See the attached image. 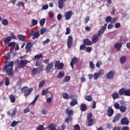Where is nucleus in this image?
Instances as JSON below:
<instances>
[{"label":"nucleus","mask_w":130,"mask_h":130,"mask_svg":"<svg viewBox=\"0 0 130 130\" xmlns=\"http://www.w3.org/2000/svg\"><path fill=\"white\" fill-rule=\"evenodd\" d=\"M13 66H14V62L11 61L8 65H6L4 68V70L9 77H14V73H13Z\"/></svg>","instance_id":"f257e3e1"},{"label":"nucleus","mask_w":130,"mask_h":130,"mask_svg":"<svg viewBox=\"0 0 130 130\" xmlns=\"http://www.w3.org/2000/svg\"><path fill=\"white\" fill-rule=\"evenodd\" d=\"M32 92H33L32 87L29 88L28 86H24L21 89V93L23 94L25 97H28Z\"/></svg>","instance_id":"f03ea898"},{"label":"nucleus","mask_w":130,"mask_h":130,"mask_svg":"<svg viewBox=\"0 0 130 130\" xmlns=\"http://www.w3.org/2000/svg\"><path fill=\"white\" fill-rule=\"evenodd\" d=\"M27 63H29V61H28V60H21V61H20V60L17 59L16 60V64H17L19 69L24 68L25 66H26V64H27Z\"/></svg>","instance_id":"7ed1b4c3"},{"label":"nucleus","mask_w":130,"mask_h":130,"mask_svg":"<svg viewBox=\"0 0 130 130\" xmlns=\"http://www.w3.org/2000/svg\"><path fill=\"white\" fill-rule=\"evenodd\" d=\"M119 94L120 96H122V95H124L125 96H130V90L127 89L126 90L125 88L122 87L119 90Z\"/></svg>","instance_id":"20e7f679"},{"label":"nucleus","mask_w":130,"mask_h":130,"mask_svg":"<svg viewBox=\"0 0 130 130\" xmlns=\"http://www.w3.org/2000/svg\"><path fill=\"white\" fill-rule=\"evenodd\" d=\"M101 34L99 32H97V34H95L92 37L91 42L93 44H95V43H97L99 40V37L101 38Z\"/></svg>","instance_id":"39448f33"},{"label":"nucleus","mask_w":130,"mask_h":130,"mask_svg":"<svg viewBox=\"0 0 130 130\" xmlns=\"http://www.w3.org/2000/svg\"><path fill=\"white\" fill-rule=\"evenodd\" d=\"M64 67L63 63L61 62L59 60H56L54 63V68H56L57 70H62Z\"/></svg>","instance_id":"423d86ee"},{"label":"nucleus","mask_w":130,"mask_h":130,"mask_svg":"<svg viewBox=\"0 0 130 130\" xmlns=\"http://www.w3.org/2000/svg\"><path fill=\"white\" fill-rule=\"evenodd\" d=\"M53 67H54L53 62H51L48 63L45 69L46 73L47 74H49V73H50V71L53 69Z\"/></svg>","instance_id":"0eeeda50"},{"label":"nucleus","mask_w":130,"mask_h":130,"mask_svg":"<svg viewBox=\"0 0 130 130\" xmlns=\"http://www.w3.org/2000/svg\"><path fill=\"white\" fill-rule=\"evenodd\" d=\"M73 36H69L67 39V46L68 48H72V46H73Z\"/></svg>","instance_id":"6e6552de"},{"label":"nucleus","mask_w":130,"mask_h":130,"mask_svg":"<svg viewBox=\"0 0 130 130\" xmlns=\"http://www.w3.org/2000/svg\"><path fill=\"white\" fill-rule=\"evenodd\" d=\"M32 43L30 42H28L25 47V52H26L27 53L28 52H30V51H31V50H32Z\"/></svg>","instance_id":"1a4fd4ad"},{"label":"nucleus","mask_w":130,"mask_h":130,"mask_svg":"<svg viewBox=\"0 0 130 130\" xmlns=\"http://www.w3.org/2000/svg\"><path fill=\"white\" fill-rule=\"evenodd\" d=\"M114 75H115V71L114 70H112L107 74L106 78L108 80H110L114 77Z\"/></svg>","instance_id":"9d476101"},{"label":"nucleus","mask_w":130,"mask_h":130,"mask_svg":"<svg viewBox=\"0 0 130 130\" xmlns=\"http://www.w3.org/2000/svg\"><path fill=\"white\" fill-rule=\"evenodd\" d=\"M17 114V107H15L13 110H12V113H11V111H8L7 112V115L9 116H11V117L13 118L15 115Z\"/></svg>","instance_id":"9b49d317"},{"label":"nucleus","mask_w":130,"mask_h":130,"mask_svg":"<svg viewBox=\"0 0 130 130\" xmlns=\"http://www.w3.org/2000/svg\"><path fill=\"white\" fill-rule=\"evenodd\" d=\"M120 122H121V124L123 125H128V124H129V121L128 119H127V118L125 117L124 118H122L121 119Z\"/></svg>","instance_id":"f8f14e48"},{"label":"nucleus","mask_w":130,"mask_h":130,"mask_svg":"<svg viewBox=\"0 0 130 130\" xmlns=\"http://www.w3.org/2000/svg\"><path fill=\"white\" fill-rule=\"evenodd\" d=\"M114 114V110H113V109L111 108V107H109L108 108V110L107 111V114L109 117H111L112 115Z\"/></svg>","instance_id":"ddd939ff"},{"label":"nucleus","mask_w":130,"mask_h":130,"mask_svg":"<svg viewBox=\"0 0 130 130\" xmlns=\"http://www.w3.org/2000/svg\"><path fill=\"white\" fill-rule=\"evenodd\" d=\"M73 15V11H70L66 12L64 14V18L66 20H70L71 18H72V16Z\"/></svg>","instance_id":"4468645a"},{"label":"nucleus","mask_w":130,"mask_h":130,"mask_svg":"<svg viewBox=\"0 0 130 130\" xmlns=\"http://www.w3.org/2000/svg\"><path fill=\"white\" fill-rule=\"evenodd\" d=\"M77 62L78 58H77L76 57H74L72 58L70 63V66L72 69H74V66H75V64H76V63H77Z\"/></svg>","instance_id":"2eb2a0df"},{"label":"nucleus","mask_w":130,"mask_h":130,"mask_svg":"<svg viewBox=\"0 0 130 130\" xmlns=\"http://www.w3.org/2000/svg\"><path fill=\"white\" fill-rule=\"evenodd\" d=\"M106 28H107V24L105 23L104 26H102L100 30L98 31V33H99L100 34H104V31L106 30Z\"/></svg>","instance_id":"dca6fc26"},{"label":"nucleus","mask_w":130,"mask_h":130,"mask_svg":"<svg viewBox=\"0 0 130 130\" xmlns=\"http://www.w3.org/2000/svg\"><path fill=\"white\" fill-rule=\"evenodd\" d=\"M83 43L84 45L87 46H90L93 44L92 41H91L89 39H85L83 41Z\"/></svg>","instance_id":"f3484780"},{"label":"nucleus","mask_w":130,"mask_h":130,"mask_svg":"<svg viewBox=\"0 0 130 130\" xmlns=\"http://www.w3.org/2000/svg\"><path fill=\"white\" fill-rule=\"evenodd\" d=\"M121 118V114L120 113H118L117 115L115 116L113 119V122H116V121H118L119 119Z\"/></svg>","instance_id":"a211bd4d"},{"label":"nucleus","mask_w":130,"mask_h":130,"mask_svg":"<svg viewBox=\"0 0 130 130\" xmlns=\"http://www.w3.org/2000/svg\"><path fill=\"white\" fill-rule=\"evenodd\" d=\"M114 48H116L117 51H120L121 47H122V44L120 43H117L114 46Z\"/></svg>","instance_id":"6ab92c4d"},{"label":"nucleus","mask_w":130,"mask_h":130,"mask_svg":"<svg viewBox=\"0 0 130 130\" xmlns=\"http://www.w3.org/2000/svg\"><path fill=\"white\" fill-rule=\"evenodd\" d=\"M64 5V1L63 0H59L58 2V7L59 9H62Z\"/></svg>","instance_id":"aec40b11"},{"label":"nucleus","mask_w":130,"mask_h":130,"mask_svg":"<svg viewBox=\"0 0 130 130\" xmlns=\"http://www.w3.org/2000/svg\"><path fill=\"white\" fill-rule=\"evenodd\" d=\"M12 41V37L8 36L4 40V44L7 45L8 44L10 43Z\"/></svg>","instance_id":"412c9836"},{"label":"nucleus","mask_w":130,"mask_h":130,"mask_svg":"<svg viewBox=\"0 0 130 130\" xmlns=\"http://www.w3.org/2000/svg\"><path fill=\"white\" fill-rule=\"evenodd\" d=\"M9 99L11 103H15L16 102V96L13 94L9 95Z\"/></svg>","instance_id":"4be33fe9"},{"label":"nucleus","mask_w":130,"mask_h":130,"mask_svg":"<svg viewBox=\"0 0 130 130\" xmlns=\"http://www.w3.org/2000/svg\"><path fill=\"white\" fill-rule=\"evenodd\" d=\"M112 97L113 100H116V99H118V98H119V94L117 92H114L112 93Z\"/></svg>","instance_id":"5701e85b"},{"label":"nucleus","mask_w":130,"mask_h":130,"mask_svg":"<svg viewBox=\"0 0 130 130\" xmlns=\"http://www.w3.org/2000/svg\"><path fill=\"white\" fill-rule=\"evenodd\" d=\"M66 113L68 114V116H72L71 115L74 114V111L72 110H69V108H68L66 110Z\"/></svg>","instance_id":"b1692460"},{"label":"nucleus","mask_w":130,"mask_h":130,"mask_svg":"<svg viewBox=\"0 0 130 130\" xmlns=\"http://www.w3.org/2000/svg\"><path fill=\"white\" fill-rule=\"evenodd\" d=\"M56 125L54 124H51L48 126V128L49 130H56Z\"/></svg>","instance_id":"393cba45"},{"label":"nucleus","mask_w":130,"mask_h":130,"mask_svg":"<svg viewBox=\"0 0 130 130\" xmlns=\"http://www.w3.org/2000/svg\"><path fill=\"white\" fill-rule=\"evenodd\" d=\"M70 104L71 106H75L78 104V101H77V99H73Z\"/></svg>","instance_id":"a878e982"},{"label":"nucleus","mask_w":130,"mask_h":130,"mask_svg":"<svg viewBox=\"0 0 130 130\" xmlns=\"http://www.w3.org/2000/svg\"><path fill=\"white\" fill-rule=\"evenodd\" d=\"M73 120V118L72 116H68L65 119V122L66 123H69V122H72Z\"/></svg>","instance_id":"bb28decb"},{"label":"nucleus","mask_w":130,"mask_h":130,"mask_svg":"<svg viewBox=\"0 0 130 130\" xmlns=\"http://www.w3.org/2000/svg\"><path fill=\"white\" fill-rule=\"evenodd\" d=\"M80 109L81 111H86L87 110V105L85 104H82L80 106Z\"/></svg>","instance_id":"cd10ccee"},{"label":"nucleus","mask_w":130,"mask_h":130,"mask_svg":"<svg viewBox=\"0 0 130 130\" xmlns=\"http://www.w3.org/2000/svg\"><path fill=\"white\" fill-rule=\"evenodd\" d=\"M39 36H40V32L39 31H37L34 33L32 39H36V38H38Z\"/></svg>","instance_id":"c85d7f7f"},{"label":"nucleus","mask_w":130,"mask_h":130,"mask_svg":"<svg viewBox=\"0 0 130 130\" xmlns=\"http://www.w3.org/2000/svg\"><path fill=\"white\" fill-rule=\"evenodd\" d=\"M17 38L20 41H25V36L22 35H18Z\"/></svg>","instance_id":"c756f323"},{"label":"nucleus","mask_w":130,"mask_h":130,"mask_svg":"<svg viewBox=\"0 0 130 130\" xmlns=\"http://www.w3.org/2000/svg\"><path fill=\"white\" fill-rule=\"evenodd\" d=\"M62 97L64 99H66V100L70 99V95L67 92H64L62 93Z\"/></svg>","instance_id":"7c9ffc66"},{"label":"nucleus","mask_w":130,"mask_h":130,"mask_svg":"<svg viewBox=\"0 0 130 130\" xmlns=\"http://www.w3.org/2000/svg\"><path fill=\"white\" fill-rule=\"evenodd\" d=\"M119 109L121 112H125V111H126V107H125V106H120V109Z\"/></svg>","instance_id":"2f4dec72"},{"label":"nucleus","mask_w":130,"mask_h":130,"mask_svg":"<svg viewBox=\"0 0 130 130\" xmlns=\"http://www.w3.org/2000/svg\"><path fill=\"white\" fill-rule=\"evenodd\" d=\"M64 77V72H59L57 75V79H61Z\"/></svg>","instance_id":"473e14b6"},{"label":"nucleus","mask_w":130,"mask_h":130,"mask_svg":"<svg viewBox=\"0 0 130 130\" xmlns=\"http://www.w3.org/2000/svg\"><path fill=\"white\" fill-rule=\"evenodd\" d=\"M2 24H3L4 26H8V25H9V21L7 19H4L2 20Z\"/></svg>","instance_id":"72a5a7b5"},{"label":"nucleus","mask_w":130,"mask_h":130,"mask_svg":"<svg viewBox=\"0 0 130 130\" xmlns=\"http://www.w3.org/2000/svg\"><path fill=\"white\" fill-rule=\"evenodd\" d=\"M98 75H99V77L101 78L103 75H104V70H100L97 73Z\"/></svg>","instance_id":"f704fd0d"},{"label":"nucleus","mask_w":130,"mask_h":130,"mask_svg":"<svg viewBox=\"0 0 130 130\" xmlns=\"http://www.w3.org/2000/svg\"><path fill=\"white\" fill-rule=\"evenodd\" d=\"M120 61L121 63H124L125 61H126V57H125V56H122V57H121Z\"/></svg>","instance_id":"c9c22d12"},{"label":"nucleus","mask_w":130,"mask_h":130,"mask_svg":"<svg viewBox=\"0 0 130 130\" xmlns=\"http://www.w3.org/2000/svg\"><path fill=\"white\" fill-rule=\"evenodd\" d=\"M37 73H38V70H37V68H34L31 70V75L32 76H35Z\"/></svg>","instance_id":"e433bc0d"},{"label":"nucleus","mask_w":130,"mask_h":130,"mask_svg":"<svg viewBox=\"0 0 130 130\" xmlns=\"http://www.w3.org/2000/svg\"><path fill=\"white\" fill-rule=\"evenodd\" d=\"M47 31V28L43 27L40 30V34L41 35H43V34H44V33H46Z\"/></svg>","instance_id":"4c0bfd02"},{"label":"nucleus","mask_w":130,"mask_h":130,"mask_svg":"<svg viewBox=\"0 0 130 130\" xmlns=\"http://www.w3.org/2000/svg\"><path fill=\"white\" fill-rule=\"evenodd\" d=\"M88 120V126H92V125H93V124H94V120H93V119H90Z\"/></svg>","instance_id":"58836bf2"},{"label":"nucleus","mask_w":130,"mask_h":130,"mask_svg":"<svg viewBox=\"0 0 130 130\" xmlns=\"http://www.w3.org/2000/svg\"><path fill=\"white\" fill-rule=\"evenodd\" d=\"M85 99L87 101H88V102H91V101H92V96H91V95H86L85 96Z\"/></svg>","instance_id":"ea45409f"},{"label":"nucleus","mask_w":130,"mask_h":130,"mask_svg":"<svg viewBox=\"0 0 130 130\" xmlns=\"http://www.w3.org/2000/svg\"><path fill=\"white\" fill-rule=\"evenodd\" d=\"M49 90V89L48 88H47L45 90H43L42 92V96H45V95H46V94H47L48 93Z\"/></svg>","instance_id":"a19ab883"},{"label":"nucleus","mask_w":130,"mask_h":130,"mask_svg":"<svg viewBox=\"0 0 130 130\" xmlns=\"http://www.w3.org/2000/svg\"><path fill=\"white\" fill-rule=\"evenodd\" d=\"M15 45H16V43L13 42H11L8 44V46H9V47H13V48H15Z\"/></svg>","instance_id":"79ce46f5"},{"label":"nucleus","mask_w":130,"mask_h":130,"mask_svg":"<svg viewBox=\"0 0 130 130\" xmlns=\"http://www.w3.org/2000/svg\"><path fill=\"white\" fill-rule=\"evenodd\" d=\"M44 24H45V18H43L40 21V25L42 27L44 26Z\"/></svg>","instance_id":"37998d69"},{"label":"nucleus","mask_w":130,"mask_h":130,"mask_svg":"<svg viewBox=\"0 0 130 130\" xmlns=\"http://www.w3.org/2000/svg\"><path fill=\"white\" fill-rule=\"evenodd\" d=\"M111 20H112L111 16H107L105 19V22L109 23V22H111Z\"/></svg>","instance_id":"c03bdc74"},{"label":"nucleus","mask_w":130,"mask_h":130,"mask_svg":"<svg viewBox=\"0 0 130 130\" xmlns=\"http://www.w3.org/2000/svg\"><path fill=\"white\" fill-rule=\"evenodd\" d=\"M31 23L32 26H36L37 24H38V21L37 20H35L34 19H32L31 20Z\"/></svg>","instance_id":"a18cd8bd"},{"label":"nucleus","mask_w":130,"mask_h":130,"mask_svg":"<svg viewBox=\"0 0 130 130\" xmlns=\"http://www.w3.org/2000/svg\"><path fill=\"white\" fill-rule=\"evenodd\" d=\"M45 84V80H43L42 82H40L39 85V88H42L43 86H44Z\"/></svg>","instance_id":"49530a36"},{"label":"nucleus","mask_w":130,"mask_h":130,"mask_svg":"<svg viewBox=\"0 0 130 130\" xmlns=\"http://www.w3.org/2000/svg\"><path fill=\"white\" fill-rule=\"evenodd\" d=\"M41 64V60L40 59H37L36 62V66L37 67H39Z\"/></svg>","instance_id":"de8ad7c7"},{"label":"nucleus","mask_w":130,"mask_h":130,"mask_svg":"<svg viewBox=\"0 0 130 130\" xmlns=\"http://www.w3.org/2000/svg\"><path fill=\"white\" fill-rule=\"evenodd\" d=\"M18 123H19V121H13L11 124V126L14 127V126H16V125L18 124Z\"/></svg>","instance_id":"09e8293b"},{"label":"nucleus","mask_w":130,"mask_h":130,"mask_svg":"<svg viewBox=\"0 0 130 130\" xmlns=\"http://www.w3.org/2000/svg\"><path fill=\"white\" fill-rule=\"evenodd\" d=\"M37 130H45V127L43 126V125H40L37 127Z\"/></svg>","instance_id":"8fccbe9b"},{"label":"nucleus","mask_w":130,"mask_h":130,"mask_svg":"<svg viewBox=\"0 0 130 130\" xmlns=\"http://www.w3.org/2000/svg\"><path fill=\"white\" fill-rule=\"evenodd\" d=\"M22 82H23V79H19L18 81H17L16 86H21V85H22Z\"/></svg>","instance_id":"3c124183"},{"label":"nucleus","mask_w":130,"mask_h":130,"mask_svg":"<svg viewBox=\"0 0 130 130\" xmlns=\"http://www.w3.org/2000/svg\"><path fill=\"white\" fill-rule=\"evenodd\" d=\"M5 85L6 86H9L10 85V80L8 77L5 78Z\"/></svg>","instance_id":"603ef678"},{"label":"nucleus","mask_w":130,"mask_h":130,"mask_svg":"<svg viewBox=\"0 0 130 130\" xmlns=\"http://www.w3.org/2000/svg\"><path fill=\"white\" fill-rule=\"evenodd\" d=\"M74 130H81V127L79 124H76L74 126Z\"/></svg>","instance_id":"864d4df0"},{"label":"nucleus","mask_w":130,"mask_h":130,"mask_svg":"<svg viewBox=\"0 0 130 130\" xmlns=\"http://www.w3.org/2000/svg\"><path fill=\"white\" fill-rule=\"evenodd\" d=\"M86 49V45L83 43L80 46V50H85Z\"/></svg>","instance_id":"5fc2aeb1"},{"label":"nucleus","mask_w":130,"mask_h":130,"mask_svg":"<svg viewBox=\"0 0 130 130\" xmlns=\"http://www.w3.org/2000/svg\"><path fill=\"white\" fill-rule=\"evenodd\" d=\"M91 108L92 109H94V108H96V101H93L92 102Z\"/></svg>","instance_id":"6e6d98bb"},{"label":"nucleus","mask_w":130,"mask_h":130,"mask_svg":"<svg viewBox=\"0 0 130 130\" xmlns=\"http://www.w3.org/2000/svg\"><path fill=\"white\" fill-rule=\"evenodd\" d=\"M49 42H50V40L49 39H47L43 42V45H46V44H48Z\"/></svg>","instance_id":"4d7b16f0"},{"label":"nucleus","mask_w":130,"mask_h":130,"mask_svg":"<svg viewBox=\"0 0 130 130\" xmlns=\"http://www.w3.org/2000/svg\"><path fill=\"white\" fill-rule=\"evenodd\" d=\"M114 107L116 109H119L120 108V106H119V104H118V103H115Z\"/></svg>","instance_id":"13d9d810"},{"label":"nucleus","mask_w":130,"mask_h":130,"mask_svg":"<svg viewBox=\"0 0 130 130\" xmlns=\"http://www.w3.org/2000/svg\"><path fill=\"white\" fill-rule=\"evenodd\" d=\"M71 33V28L68 27L66 28V32L65 33V35H68Z\"/></svg>","instance_id":"bf43d9fd"},{"label":"nucleus","mask_w":130,"mask_h":130,"mask_svg":"<svg viewBox=\"0 0 130 130\" xmlns=\"http://www.w3.org/2000/svg\"><path fill=\"white\" fill-rule=\"evenodd\" d=\"M89 66L92 70H94V69H95V66L92 61L89 62Z\"/></svg>","instance_id":"052dcab7"},{"label":"nucleus","mask_w":130,"mask_h":130,"mask_svg":"<svg viewBox=\"0 0 130 130\" xmlns=\"http://www.w3.org/2000/svg\"><path fill=\"white\" fill-rule=\"evenodd\" d=\"M42 57V54H37L35 56V58H37V59H39Z\"/></svg>","instance_id":"680f3d73"},{"label":"nucleus","mask_w":130,"mask_h":130,"mask_svg":"<svg viewBox=\"0 0 130 130\" xmlns=\"http://www.w3.org/2000/svg\"><path fill=\"white\" fill-rule=\"evenodd\" d=\"M17 7L20 8V7H24V3L21 2H19L17 4Z\"/></svg>","instance_id":"e2e57ef3"},{"label":"nucleus","mask_w":130,"mask_h":130,"mask_svg":"<svg viewBox=\"0 0 130 130\" xmlns=\"http://www.w3.org/2000/svg\"><path fill=\"white\" fill-rule=\"evenodd\" d=\"M70 80H71V77L69 76H66L64 79V82H69Z\"/></svg>","instance_id":"0e129e2a"},{"label":"nucleus","mask_w":130,"mask_h":130,"mask_svg":"<svg viewBox=\"0 0 130 130\" xmlns=\"http://www.w3.org/2000/svg\"><path fill=\"white\" fill-rule=\"evenodd\" d=\"M94 80H97L98 78H99V75H98V73H95L93 75Z\"/></svg>","instance_id":"69168bd1"},{"label":"nucleus","mask_w":130,"mask_h":130,"mask_svg":"<svg viewBox=\"0 0 130 130\" xmlns=\"http://www.w3.org/2000/svg\"><path fill=\"white\" fill-rule=\"evenodd\" d=\"M5 58H6L7 60L10 59V58H11V54L9 53H7L5 56Z\"/></svg>","instance_id":"338daca9"},{"label":"nucleus","mask_w":130,"mask_h":130,"mask_svg":"<svg viewBox=\"0 0 130 130\" xmlns=\"http://www.w3.org/2000/svg\"><path fill=\"white\" fill-rule=\"evenodd\" d=\"M121 130H129V128L127 126H124L122 127Z\"/></svg>","instance_id":"774afa93"}]
</instances>
